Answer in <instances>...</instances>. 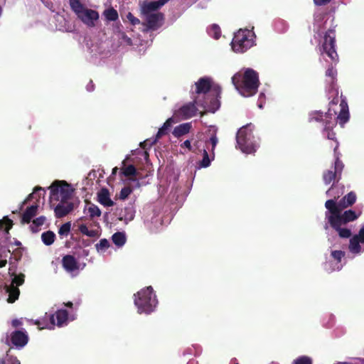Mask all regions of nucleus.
<instances>
[{"instance_id":"c03bdc74","label":"nucleus","mask_w":364,"mask_h":364,"mask_svg":"<svg viewBox=\"0 0 364 364\" xmlns=\"http://www.w3.org/2000/svg\"><path fill=\"white\" fill-rule=\"evenodd\" d=\"M293 364H312V360L308 356L302 355L295 359Z\"/></svg>"},{"instance_id":"6ab92c4d","label":"nucleus","mask_w":364,"mask_h":364,"mask_svg":"<svg viewBox=\"0 0 364 364\" xmlns=\"http://www.w3.org/2000/svg\"><path fill=\"white\" fill-rule=\"evenodd\" d=\"M341 110L337 117L338 123L343 126L349 119L348 106L345 99H342L340 103Z\"/></svg>"},{"instance_id":"7c9ffc66","label":"nucleus","mask_w":364,"mask_h":364,"mask_svg":"<svg viewBox=\"0 0 364 364\" xmlns=\"http://www.w3.org/2000/svg\"><path fill=\"white\" fill-rule=\"evenodd\" d=\"M41 239L43 242L48 246L54 242L55 235L53 231L48 230L42 233Z\"/></svg>"},{"instance_id":"5701e85b","label":"nucleus","mask_w":364,"mask_h":364,"mask_svg":"<svg viewBox=\"0 0 364 364\" xmlns=\"http://www.w3.org/2000/svg\"><path fill=\"white\" fill-rule=\"evenodd\" d=\"M38 206V204L36 203L28 207L22 215L21 223H29L32 218L36 215Z\"/></svg>"},{"instance_id":"58836bf2","label":"nucleus","mask_w":364,"mask_h":364,"mask_svg":"<svg viewBox=\"0 0 364 364\" xmlns=\"http://www.w3.org/2000/svg\"><path fill=\"white\" fill-rule=\"evenodd\" d=\"M209 34L215 39H218L221 35L220 28L217 24H213L209 28Z\"/></svg>"},{"instance_id":"f257e3e1","label":"nucleus","mask_w":364,"mask_h":364,"mask_svg":"<svg viewBox=\"0 0 364 364\" xmlns=\"http://www.w3.org/2000/svg\"><path fill=\"white\" fill-rule=\"evenodd\" d=\"M232 82L240 95L245 97L255 95L260 85L259 75L252 68L245 69L243 73H235L232 77Z\"/></svg>"},{"instance_id":"7ed1b4c3","label":"nucleus","mask_w":364,"mask_h":364,"mask_svg":"<svg viewBox=\"0 0 364 364\" xmlns=\"http://www.w3.org/2000/svg\"><path fill=\"white\" fill-rule=\"evenodd\" d=\"M254 125L251 123L242 127L237 132V146L243 153L254 154L259 144L253 134Z\"/></svg>"},{"instance_id":"3c124183","label":"nucleus","mask_w":364,"mask_h":364,"mask_svg":"<svg viewBox=\"0 0 364 364\" xmlns=\"http://www.w3.org/2000/svg\"><path fill=\"white\" fill-rule=\"evenodd\" d=\"M331 256L338 262H340L341 259L345 256V252L341 250H333L331 252Z\"/></svg>"},{"instance_id":"c85d7f7f","label":"nucleus","mask_w":364,"mask_h":364,"mask_svg":"<svg viewBox=\"0 0 364 364\" xmlns=\"http://www.w3.org/2000/svg\"><path fill=\"white\" fill-rule=\"evenodd\" d=\"M113 243L117 247H122L126 242V236L124 232H117L112 236Z\"/></svg>"},{"instance_id":"423d86ee","label":"nucleus","mask_w":364,"mask_h":364,"mask_svg":"<svg viewBox=\"0 0 364 364\" xmlns=\"http://www.w3.org/2000/svg\"><path fill=\"white\" fill-rule=\"evenodd\" d=\"M254 33L248 29H240L232 38L231 45L232 48L237 53H244L250 48L253 44Z\"/></svg>"},{"instance_id":"c9c22d12","label":"nucleus","mask_w":364,"mask_h":364,"mask_svg":"<svg viewBox=\"0 0 364 364\" xmlns=\"http://www.w3.org/2000/svg\"><path fill=\"white\" fill-rule=\"evenodd\" d=\"M45 221H46V217H44V216H40V217L34 219L32 222V225L30 227L31 231L33 232H38V230H39L38 228L40 226H42L44 224Z\"/></svg>"},{"instance_id":"4468645a","label":"nucleus","mask_w":364,"mask_h":364,"mask_svg":"<svg viewBox=\"0 0 364 364\" xmlns=\"http://www.w3.org/2000/svg\"><path fill=\"white\" fill-rule=\"evenodd\" d=\"M77 18L87 26L93 27L95 26V21L99 18V14L95 10L86 9Z\"/></svg>"},{"instance_id":"49530a36","label":"nucleus","mask_w":364,"mask_h":364,"mask_svg":"<svg viewBox=\"0 0 364 364\" xmlns=\"http://www.w3.org/2000/svg\"><path fill=\"white\" fill-rule=\"evenodd\" d=\"M97 251L105 250L109 247V242L107 239H101L98 243L95 245Z\"/></svg>"},{"instance_id":"4be33fe9","label":"nucleus","mask_w":364,"mask_h":364,"mask_svg":"<svg viewBox=\"0 0 364 364\" xmlns=\"http://www.w3.org/2000/svg\"><path fill=\"white\" fill-rule=\"evenodd\" d=\"M178 120L176 119V117H174V114L173 117L167 119L166 121L164 123L163 126L159 129L156 135V139H159L163 136L167 134L173 124L178 122Z\"/></svg>"},{"instance_id":"052dcab7","label":"nucleus","mask_w":364,"mask_h":364,"mask_svg":"<svg viewBox=\"0 0 364 364\" xmlns=\"http://www.w3.org/2000/svg\"><path fill=\"white\" fill-rule=\"evenodd\" d=\"M20 324H21V322H20L19 321H18V320H14V321H12V325H13V326H14V327H17V326H18V325H20Z\"/></svg>"},{"instance_id":"412c9836","label":"nucleus","mask_w":364,"mask_h":364,"mask_svg":"<svg viewBox=\"0 0 364 364\" xmlns=\"http://www.w3.org/2000/svg\"><path fill=\"white\" fill-rule=\"evenodd\" d=\"M98 202L105 207H111L114 205V202L110 198V194L107 188H103L97 193Z\"/></svg>"},{"instance_id":"13d9d810","label":"nucleus","mask_w":364,"mask_h":364,"mask_svg":"<svg viewBox=\"0 0 364 364\" xmlns=\"http://www.w3.org/2000/svg\"><path fill=\"white\" fill-rule=\"evenodd\" d=\"M94 90V84L92 80L90 82V85H87V90L92 91Z\"/></svg>"},{"instance_id":"69168bd1","label":"nucleus","mask_w":364,"mask_h":364,"mask_svg":"<svg viewBox=\"0 0 364 364\" xmlns=\"http://www.w3.org/2000/svg\"><path fill=\"white\" fill-rule=\"evenodd\" d=\"M0 364H7L6 358V359H0Z\"/></svg>"},{"instance_id":"b1692460","label":"nucleus","mask_w":364,"mask_h":364,"mask_svg":"<svg viewBox=\"0 0 364 364\" xmlns=\"http://www.w3.org/2000/svg\"><path fill=\"white\" fill-rule=\"evenodd\" d=\"M192 128L191 123L186 122L181 124L178 126H176L172 134L174 136L179 138L182 136H184L190 132L191 129Z\"/></svg>"},{"instance_id":"72a5a7b5","label":"nucleus","mask_w":364,"mask_h":364,"mask_svg":"<svg viewBox=\"0 0 364 364\" xmlns=\"http://www.w3.org/2000/svg\"><path fill=\"white\" fill-rule=\"evenodd\" d=\"M360 243V241L357 240L355 237H352L350 240L349 250L353 253H359L361 250Z\"/></svg>"},{"instance_id":"09e8293b","label":"nucleus","mask_w":364,"mask_h":364,"mask_svg":"<svg viewBox=\"0 0 364 364\" xmlns=\"http://www.w3.org/2000/svg\"><path fill=\"white\" fill-rule=\"evenodd\" d=\"M11 348L6 352L7 364H21L20 361L16 356L10 355Z\"/></svg>"},{"instance_id":"f8f14e48","label":"nucleus","mask_w":364,"mask_h":364,"mask_svg":"<svg viewBox=\"0 0 364 364\" xmlns=\"http://www.w3.org/2000/svg\"><path fill=\"white\" fill-rule=\"evenodd\" d=\"M146 23H144L149 30L155 31L161 27L162 21L164 20V15L161 12H156L144 16Z\"/></svg>"},{"instance_id":"a878e982","label":"nucleus","mask_w":364,"mask_h":364,"mask_svg":"<svg viewBox=\"0 0 364 364\" xmlns=\"http://www.w3.org/2000/svg\"><path fill=\"white\" fill-rule=\"evenodd\" d=\"M54 318L57 319L56 325L58 327L63 326L66 324L68 319V312L65 309H59L55 314H53Z\"/></svg>"},{"instance_id":"603ef678","label":"nucleus","mask_w":364,"mask_h":364,"mask_svg":"<svg viewBox=\"0 0 364 364\" xmlns=\"http://www.w3.org/2000/svg\"><path fill=\"white\" fill-rule=\"evenodd\" d=\"M127 18L132 26H136L140 23V20L135 17L131 12L127 14Z\"/></svg>"},{"instance_id":"8fccbe9b","label":"nucleus","mask_w":364,"mask_h":364,"mask_svg":"<svg viewBox=\"0 0 364 364\" xmlns=\"http://www.w3.org/2000/svg\"><path fill=\"white\" fill-rule=\"evenodd\" d=\"M218 142V137L216 136V134L215 133H213L211 136L210 137V139L208 141L206 142V145L208 144H211V151L213 153L214 152V150L215 149V146L217 145Z\"/></svg>"},{"instance_id":"37998d69","label":"nucleus","mask_w":364,"mask_h":364,"mask_svg":"<svg viewBox=\"0 0 364 364\" xmlns=\"http://www.w3.org/2000/svg\"><path fill=\"white\" fill-rule=\"evenodd\" d=\"M24 279L25 275L21 273L19 274H16L12 279L11 285H15L18 287V286H21L23 284Z\"/></svg>"},{"instance_id":"c756f323","label":"nucleus","mask_w":364,"mask_h":364,"mask_svg":"<svg viewBox=\"0 0 364 364\" xmlns=\"http://www.w3.org/2000/svg\"><path fill=\"white\" fill-rule=\"evenodd\" d=\"M103 16L109 21H115L119 18V14L113 7L108 8L103 11Z\"/></svg>"},{"instance_id":"e433bc0d","label":"nucleus","mask_w":364,"mask_h":364,"mask_svg":"<svg viewBox=\"0 0 364 364\" xmlns=\"http://www.w3.org/2000/svg\"><path fill=\"white\" fill-rule=\"evenodd\" d=\"M87 212L90 219H93L95 217H100L102 213L100 209L96 205L92 203L89 205Z\"/></svg>"},{"instance_id":"bb28decb","label":"nucleus","mask_w":364,"mask_h":364,"mask_svg":"<svg viewBox=\"0 0 364 364\" xmlns=\"http://www.w3.org/2000/svg\"><path fill=\"white\" fill-rule=\"evenodd\" d=\"M6 291L9 294V297L7 299V301L9 303L13 304L18 299L20 290L16 286L10 284L7 287Z\"/></svg>"},{"instance_id":"f704fd0d","label":"nucleus","mask_w":364,"mask_h":364,"mask_svg":"<svg viewBox=\"0 0 364 364\" xmlns=\"http://www.w3.org/2000/svg\"><path fill=\"white\" fill-rule=\"evenodd\" d=\"M326 76L329 77L331 78L330 84L332 88L333 87V85L336 81L337 76V70L334 68L332 65H330L328 69L326 71Z\"/></svg>"},{"instance_id":"e2e57ef3","label":"nucleus","mask_w":364,"mask_h":364,"mask_svg":"<svg viewBox=\"0 0 364 364\" xmlns=\"http://www.w3.org/2000/svg\"><path fill=\"white\" fill-rule=\"evenodd\" d=\"M117 171H118V168L117 167H114L113 169H112V175H116L117 173Z\"/></svg>"},{"instance_id":"9d476101","label":"nucleus","mask_w":364,"mask_h":364,"mask_svg":"<svg viewBox=\"0 0 364 364\" xmlns=\"http://www.w3.org/2000/svg\"><path fill=\"white\" fill-rule=\"evenodd\" d=\"M196 92L197 94H207L212 90L217 96H219L221 92L219 86L215 85L212 87L211 80L208 77H200L198 82H196Z\"/></svg>"},{"instance_id":"473e14b6","label":"nucleus","mask_w":364,"mask_h":364,"mask_svg":"<svg viewBox=\"0 0 364 364\" xmlns=\"http://www.w3.org/2000/svg\"><path fill=\"white\" fill-rule=\"evenodd\" d=\"M79 230L82 234L87 235L88 237H99L98 230H90L87 228V225L85 224H82L79 226Z\"/></svg>"},{"instance_id":"f03ea898","label":"nucleus","mask_w":364,"mask_h":364,"mask_svg":"<svg viewBox=\"0 0 364 364\" xmlns=\"http://www.w3.org/2000/svg\"><path fill=\"white\" fill-rule=\"evenodd\" d=\"M325 207L330 213L329 215L326 213L328 222L331 227L337 226L338 223L346 224L349 222L356 220L359 215H357L354 210H348L342 213L345 208H338L336 206V198L330 199L326 201Z\"/></svg>"},{"instance_id":"cd10ccee","label":"nucleus","mask_w":364,"mask_h":364,"mask_svg":"<svg viewBox=\"0 0 364 364\" xmlns=\"http://www.w3.org/2000/svg\"><path fill=\"white\" fill-rule=\"evenodd\" d=\"M69 2L72 11L77 17L87 9L80 0H69Z\"/></svg>"},{"instance_id":"aec40b11","label":"nucleus","mask_w":364,"mask_h":364,"mask_svg":"<svg viewBox=\"0 0 364 364\" xmlns=\"http://www.w3.org/2000/svg\"><path fill=\"white\" fill-rule=\"evenodd\" d=\"M356 201V195L354 192L350 191L339 202L336 201V206L338 208H346L353 205Z\"/></svg>"},{"instance_id":"a211bd4d","label":"nucleus","mask_w":364,"mask_h":364,"mask_svg":"<svg viewBox=\"0 0 364 364\" xmlns=\"http://www.w3.org/2000/svg\"><path fill=\"white\" fill-rule=\"evenodd\" d=\"M122 165H123V166L121 168L122 169L121 174L129 178V179L131 181H136V186L139 187V186H140L139 182L136 178V176L137 175V170H136V167L134 165H129L127 166H126L125 160H124L122 161Z\"/></svg>"},{"instance_id":"de8ad7c7","label":"nucleus","mask_w":364,"mask_h":364,"mask_svg":"<svg viewBox=\"0 0 364 364\" xmlns=\"http://www.w3.org/2000/svg\"><path fill=\"white\" fill-rule=\"evenodd\" d=\"M70 227H71V225H70V223H69V222L63 224L60 226V228H59L58 234L60 235H68V234L69 233V232L70 230Z\"/></svg>"},{"instance_id":"6e6d98bb","label":"nucleus","mask_w":364,"mask_h":364,"mask_svg":"<svg viewBox=\"0 0 364 364\" xmlns=\"http://www.w3.org/2000/svg\"><path fill=\"white\" fill-rule=\"evenodd\" d=\"M181 147H182V148L186 147V148H187L188 149V151H191L192 150V146H191V141L190 140H186L183 144H181Z\"/></svg>"},{"instance_id":"2eb2a0df","label":"nucleus","mask_w":364,"mask_h":364,"mask_svg":"<svg viewBox=\"0 0 364 364\" xmlns=\"http://www.w3.org/2000/svg\"><path fill=\"white\" fill-rule=\"evenodd\" d=\"M333 114L331 113L329 109L328 112L326 113L325 125L323 131L326 132V136L328 139L336 141V133L333 131V127L336 126V122L332 118Z\"/></svg>"},{"instance_id":"338daca9","label":"nucleus","mask_w":364,"mask_h":364,"mask_svg":"<svg viewBox=\"0 0 364 364\" xmlns=\"http://www.w3.org/2000/svg\"><path fill=\"white\" fill-rule=\"evenodd\" d=\"M231 362L232 363V364H239L236 358H232L231 360Z\"/></svg>"},{"instance_id":"bf43d9fd","label":"nucleus","mask_w":364,"mask_h":364,"mask_svg":"<svg viewBox=\"0 0 364 364\" xmlns=\"http://www.w3.org/2000/svg\"><path fill=\"white\" fill-rule=\"evenodd\" d=\"M6 263H7V261L6 259H1L0 260V268L5 267Z\"/></svg>"},{"instance_id":"4c0bfd02","label":"nucleus","mask_w":364,"mask_h":364,"mask_svg":"<svg viewBox=\"0 0 364 364\" xmlns=\"http://www.w3.org/2000/svg\"><path fill=\"white\" fill-rule=\"evenodd\" d=\"M39 191H42L43 195L44 196L45 192H46L45 190L40 186H36L34 188L33 192L32 193L29 194L28 198L24 200L23 203H26L28 200H30L31 198H36V200H38V199L41 198V193H40Z\"/></svg>"},{"instance_id":"2f4dec72","label":"nucleus","mask_w":364,"mask_h":364,"mask_svg":"<svg viewBox=\"0 0 364 364\" xmlns=\"http://www.w3.org/2000/svg\"><path fill=\"white\" fill-rule=\"evenodd\" d=\"M344 225L343 223H338L337 226L331 227L336 232H338V235L341 238H348L351 236V231L348 228H343L341 226Z\"/></svg>"},{"instance_id":"dca6fc26","label":"nucleus","mask_w":364,"mask_h":364,"mask_svg":"<svg viewBox=\"0 0 364 364\" xmlns=\"http://www.w3.org/2000/svg\"><path fill=\"white\" fill-rule=\"evenodd\" d=\"M62 266L68 272H73L79 269V264L75 257L71 255H66L63 257Z\"/></svg>"},{"instance_id":"774afa93","label":"nucleus","mask_w":364,"mask_h":364,"mask_svg":"<svg viewBox=\"0 0 364 364\" xmlns=\"http://www.w3.org/2000/svg\"><path fill=\"white\" fill-rule=\"evenodd\" d=\"M146 141H144V142H141L140 144V146L142 147V148H144V144H146Z\"/></svg>"},{"instance_id":"79ce46f5","label":"nucleus","mask_w":364,"mask_h":364,"mask_svg":"<svg viewBox=\"0 0 364 364\" xmlns=\"http://www.w3.org/2000/svg\"><path fill=\"white\" fill-rule=\"evenodd\" d=\"M210 164L209 155L205 149L203 150V159L199 162V166L202 168L208 167Z\"/></svg>"},{"instance_id":"ea45409f","label":"nucleus","mask_w":364,"mask_h":364,"mask_svg":"<svg viewBox=\"0 0 364 364\" xmlns=\"http://www.w3.org/2000/svg\"><path fill=\"white\" fill-rule=\"evenodd\" d=\"M325 119H326V114L323 115V113L322 112L316 111L314 112H312L310 114L309 121L310 122H312V121H316V122L323 121L325 122Z\"/></svg>"},{"instance_id":"0eeeda50","label":"nucleus","mask_w":364,"mask_h":364,"mask_svg":"<svg viewBox=\"0 0 364 364\" xmlns=\"http://www.w3.org/2000/svg\"><path fill=\"white\" fill-rule=\"evenodd\" d=\"M50 190V199L65 203L72 198L74 190L65 181H55L49 187Z\"/></svg>"},{"instance_id":"1a4fd4ad","label":"nucleus","mask_w":364,"mask_h":364,"mask_svg":"<svg viewBox=\"0 0 364 364\" xmlns=\"http://www.w3.org/2000/svg\"><path fill=\"white\" fill-rule=\"evenodd\" d=\"M338 145L334 149L335 153V163H334V171L327 170L323 173V180L325 184H330L331 182H338L341 178V173L344 168V164L340 160L339 156L336 153Z\"/></svg>"},{"instance_id":"393cba45","label":"nucleus","mask_w":364,"mask_h":364,"mask_svg":"<svg viewBox=\"0 0 364 364\" xmlns=\"http://www.w3.org/2000/svg\"><path fill=\"white\" fill-rule=\"evenodd\" d=\"M48 320H47L46 318H44L41 320H36L35 321L34 323L38 326L39 329H44V328H48V329H53L54 326L55 325V322L54 320V315H50Z\"/></svg>"},{"instance_id":"39448f33","label":"nucleus","mask_w":364,"mask_h":364,"mask_svg":"<svg viewBox=\"0 0 364 364\" xmlns=\"http://www.w3.org/2000/svg\"><path fill=\"white\" fill-rule=\"evenodd\" d=\"M196 104L201 106L202 107L207 109L209 111L215 112L219 107L218 100L215 99L210 101V105H208L206 102L200 103L194 100L192 102L185 104L179 109L176 110L173 113L174 117H176L178 120L180 119H188L194 117L198 111Z\"/></svg>"},{"instance_id":"0e129e2a","label":"nucleus","mask_w":364,"mask_h":364,"mask_svg":"<svg viewBox=\"0 0 364 364\" xmlns=\"http://www.w3.org/2000/svg\"><path fill=\"white\" fill-rule=\"evenodd\" d=\"M338 97H336V98H334V99L331 102V104L336 105V104H338Z\"/></svg>"},{"instance_id":"20e7f679","label":"nucleus","mask_w":364,"mask_h":364,"mask_svg":"<svg viewBox=\"0 0 364 364\" xmlns=\"http://www.w3.org/2000/svg\"><path fill=\"white\" fill-rule=\"evenodd\" d=\"M134 304L139 314H150L157 304L156 296L154 294L153 288L151 286L138 291L134 294Z\"/></svg>"},{"instance_id":"864d4df0","label":"nucleus","mask_w":364,"mask_h":364,"mask_svg":"<svg viewBox=\"0 0 364 364\" xmlns=\"http://www.w3.org/2000/svg\"><path fill=\"white\" fill-rule=\"evenodd\" d=\"M353 237L360 241V243H364V225L360 229L358 234L355 235Z\"/></svg>"},{"instance_id":"680f3d73","label":"nucleus","mask_w":364,"mask_h":364,"mask_svg":"<svg viewBox=\"0 0 364 364\" xmlns=\"http://www.w3.org/2000/svg\"><path fill=\"white\" fill-rule=\"evenodd\" d=\"M64 305L68 308H73V304L71 301H68L66 303H64Z\"/></svg>"},{"instance_id":"4d7b16f0","label":"nucleus","mask_w":364,"mask_h":364,"mask_svg":"<svg viewBox=\"0 0 364 364\" xmlns=\"http://www.w3.org/2000/svg\"><path fill=\"white\" fill-rule=\"evenodd\" d=\"M334 189V183L331 186V188L326 191V194L331 196L332 192Z\"/></svg>"},{"instance_id":"9b49d317","label":"nucleus","mask_w":364,"mask_h":364,"mask_svg":"<svg viewBox=\"0 0 364 364\" xmlns=\"http://www.w3.org/2000/svg\"><path fill=\"white\" fill-rule=\"evenodd\" d=\"M170 0H158L154 1H144L140 5V12L142 16L155 14L160 8Z\"/></svg>"},{"instance_id":"a18cd8bd","label":"nucleus","mask_w":364,"mask_h":364,"mask_svg":"<svg viewBox=\"0 0 364 364\" xmlns=\"http://www.w3.org/2000/svg\"><path fill=\"white\" fill-rule=\"evenodd\" d=\"M133 188L130 186H125L122 188L119 194V198L122 200H125L132 193Z\"/></svg>"},{"instance_id":"5fc2aeb1","label":"nucleus","mask_w":364,"mask_h":364,"mask_svg":"<svg viewBox=\"0 0 364 364\" xmlns=\"http://www.w3.org/2000/svg\"><path fill=\"white\" fill-rule=\"evenodd\" d=\"M331 0H314L316 6H323L328 4Z\"/></svg>"},{"instance_id":"f3484780","label":"nucleus","mask_w":364,"mask_h":364,"mask_svg":"<svg viewBox=\"0 0 364 364\" xmlns=\"http://www.w3.org/2000/svg\"><path fill=\"white\" fill-rule=\"evenodd\" d=\"M74 208V205L72 202L65 203L60 202L55 208V215L58 218H61L67 215Z\"/></svg>"},{"instance_id":"6e6552de","label":"nucleus","mask_w":364,"mask_h":364,"mask_svg":"<svg viewBox=\"0 0 364 364\" xmlns=\"http://www.w3.org/2000/svg\"><path fill=\"white\" fill-rule=\"evenodd\" d=\"M336 33L333 29H328L323 36L319 47L321 54H326L336 64L338 62V55L336 51Z\"/></svg>"},{"instance_id":"a19ab883","label":"nucleus","mask_w":364,"mask_h":364,"mask_svg":"<svg viewBox=\"0 0 364 364\" xmlns=\"http://www.w3.org/2000/svg\"><path fill=\"white\" fill-rule=\"evenodd\" d=\"M13 221L8 217H4L3 220H0V228L4 229L6 232L12 228Z\"/></svg>"},{"instance_id":"ddd939ff","label":"nucleus","mask_w":364,"mask_h":364,"mask_svg":"<svg viewBox=\"0 0 364 364\" xmlns=\"http://www.w3.org/2000/svg\"><path fill=\"white\" fill-rule=\"evenodd\" d=\"M10 342L18 349L23 348L28 342V336L26 332L14 331L11 333Z\"/></svg>"}]
</instances>
